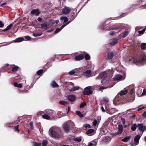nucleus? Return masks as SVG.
<instances>
[{
  "instance_id": "1",
  "label": "nucleus",
  "mask_w": 146,
  "mask_h": 146,
  "mask_svg": "<svg viewBox=\"0 0 146 146\" xmlns=\"http://www.w3.org/2000/svg\"><path fill=\"white\" fill-rule=\"evenodd\" d=\"M60 129L56 127H53L49 130V134L53 137L58 138L61 135Z\"/></svg>"
},
{
  "instance_id": "2",
  "label": "nucleus",
  "mask_w": 146,
  "mask_h": 146,
  "mask_svg": "<svg viewBox=\"0 0 146 146\" xmlns=\"http://www.w3.org/2000/svg\"><path fill=\"white\" fill-rule=\"evenodd\" d=\"M146 60V54H143L138 59L135 60L133 62L135 64H139L140 65L143 64V62Z\"/></svg>"
},
{
  "instance_id": "3",
  "label": "nucleus",
  "mask_w": 146,
  "mask_h": 146,
  "mask_svg": "<svg viewBox=\"0 0 146 146\" xmlns=\"http://www.w3.org/2000/svg\"><path fill=\"white\" fill-rule=\"evenodd\" d=\"M142 135V134L136 135L135 137L134 141H132L131 143V145L132 146H135L139 144V140Z\"/></svg>"
},
{
  "instance_id": "4",
  "label": "nucleus",
  "mask_w": 146,
  "mask_h": 146,
  "mask_svg": "<svg viewBox=\"0 0 146 146\" xmlns=\"http://www.w3.org/2000/svg\"><path fill=\"white\" fill-rule=\"evenodd\" d=\"M92 87L89 86L85 88L84 90L83 91V93L84 95H90L92 93V91L91 90Z\"/></svg>"
},
{
  "instance_id": "5",
  "label": "nucleus",
  "mask_w": 146,
  "mask_h": 146,
  "mask_svg": "<svg viewBox=\"0 0 146 146\" xmlns=\"http://www.w3.org/2000/svg\"><path fill=\"white\" fill-rule=\"evenodd\" d=\"M71 11V8L67 6H65L62 9V13L65 15H68Z\"/></svg>"
},
{
  "instance_id": "6",
  "label": "nucleus",
  "mask_w": 146,
  "mask_h": 146,
  "mask_svg": "<svg viewBox=\"0 0 146 146\" xmlns=\"http://www.w3.org/2000/svg\"><path fill=\"white\" fill-rule=\"evenodd\" d=\"M138 130L143 133L146 130V126H144L142 123H139L137 125Z\"/></svg>"
},
{
  "instance_id": "7",
  "label": "nucleus",
  "mask_w": 146,
  "mask_h": 146,
  "mask_svg": "<svg viewBox=\"0 0 146 146\" xmlns=\"http://www.w3.org/2000/svg\"><path fill=\"white\" fill-rule=\"evenodd\" d=\"M70 127L68 122L64 123L63 125V129L64 131L68 133Z\"/></svg>"
},
{
  "instance_id": "8",
  "label": "nucleus",
  "mask_w": 146,
  "mask_h": 146,
  "mask_svg": "<svg viewBox=\"0 0 146 146\" xmlns=\"http://www.w3.org/2000/svg\"><path fill=\"white\" fill-rule=\"evenodd\" d=\"M118 131L117 132L115 133H114L115 135H117L119 134H121L123 131V127L121 124L118 125Z\"/></svg>"
},
{
  "instance_id": "9",
  "label": "nucleus",
  "mask_w": 146,
  "mask_h": 146,
  "mask_svg": "<svg viewBox=\"0 0 146 146\" xmlns=\"http://www.w3.org/2000/svg\"><path fill=\"white\" fill-rule=\"evenodd\" d=\"M84 76L86 77H89L91 76L92 72L91 70H87L83 73Z\"/></svg>"
},
{
  "instance_id": "10",
  "label": "nucleus",
  "mask_w": 146,
  "mask_h": 146,
  "mask_svg": "<svg viewBox=\"0 0 146 146\" xmlns=\"http://www.w3.org/2000/svg\"><path fill=\"white\" fill-rule=\"evenodd\" d=\"M123 76L122 75L117 74L113 78V80L114 81H119L122 80Z\"/></svg>"
},
{
  "instance_id": "11",
  "label": "nucleus",
  "mask_w": 146,
  "mask_h": 146,
  "mask_svg": "<svg viewBox=\"0 0 146 146\" xmlns=\"http://www.w3.org/2000/svg\"><path fill=\"white\" fill-rule=\"evenodd\" d=\"M107 75L106 73L105 72H104L100 74L96 78L97 79H98L99 78L101 79H104L106 77Z\"/></svg>"
},
{
  "instance_id": "12",
  "label": "nucleus",
  "mask_w": 146,
  "mask_h": 146,
  "mask_svg": "<svg viewBox=\"0 0 146 146\" xmlns=\"http://www.w3.org/2000/svg\"><path fill=\"white\" fill-rule=\"evenodd\" d=\"M31 13L32 14L34 15L35 16H38L40 14L39 10L38 9L33 10L31 11Z\"/></svg>"
},
{
  "instance_id": "13",
  "label": "nucleus",
  "mask_w": 146,
  "mask_h": 146,
  "mask_svg": "<svg viewBox=\"0 0 146 146\" xmlns=\"http://www.w3.org/2000/svg\"><path fill=\"white\" fill-rule=\"evenodd\" d=\"M84 56L82 54H80L75 57L74 60L76 61H79L82 60L84 58Z\"/></svg>"
},
{
  "instance_id": "14",
  "label": "nucleus",
  "mask_w": 146,
  "mask_h": 146,
  "mask_svg": "<svg viewBox=\"0 0 146 146\" xmlns=\"http://www.w3.org/2000/svg\"><path fill=\"white\" fill-rule=\"evenodd\" d=\"M107 84H108V85L107 86H101V87L99 86L98 88V90L100 91H101L102 90H103V89H106L109 88L113 86V85L112 86L110 87V83L109 82L108 83L107 82Z\"/></svg>"
},
{
  "instance_id": "15",
  "label": "nucleus",
  "mask_w": 146,
  "mask_h": 146,
  "mask_svg": "<svg viewBox=\"0 0 146 146\" xmlns=\"http://www.w3.org/2000/svg\"><path fill=\"white\" fill-rule=\"evenodd\" d=\"M113 56V54L112 52H108L107 53V58L108 59H111Z\"/></svg>"
},
{
  "instance_id": "16",
  "label": "nucleus",
  "mask_w": 146,
  "mask_h": 146,
  "mask_svg": "<svg viewBox=\"0 0 146 146\" xmlns=\"http://www.w3.org/2000/svg\"><path fill=\"white\" fill-rule=\"evenodd\" d=\"M40 28L42 29L47 30L48 29V25L46 23H42L40 25Z\"/></svg>"
},
{
  "instance_id": "17",
  "label": "nucleus",
  "mask_w": 146,
  "mask_h": 146,
  "mask_svg": "<svg viewBox=\"0 0 146 146\" xmlns=\"http://www.w3.org/2000/svg\"><path fill=\"white\" fill-rule=\"evenodd\" d=\"M68 99L70 102H73L75 100V97L73 95H70L68 96Z\"/></svg>"
},
{
  "instance_id": "18",
  "label": "nucleus",
  "mask_w": 146,
  "mask_h": 146,
  "mask_svg": "<svg viewBox=\"0 0 146 146\" xmlns=\"http://www.w3.org/2000/svg\"><path fill=\"white\" fill-rule=\"evenodd\" d=\"M109 82L110 84V81L109 80H107L106 79H103L101 81V83L104 85H105V86H107L108 85L107 84V82Z\"/></svg>"
},
{
  "instance_id": "19",
  "label": "nucleus",
  "mask_w": 146,
  "mask_h": 146,
  "mask_svg": "<svg viewBox=\"0 0 146 146\" xmlns=\"http://www.w3.org/2000/svg\"><path fill=\"white\" fill-rule=\"evenodd\" d=\"M94 132V130L93 129H90L88 130L86 132V134L90 136L92 135L93 133Z\"/></svg>"
},
{
  "instance_id": "20",
  "label": "nucleus",
  "mask_w": 146,
  "mask_h": 146,
  "mask_svg": "<svg viewBox=\"0 0 146 146\" xmlns=\"http://www.w3.org/2000/svg\"><path fill=\"white\" fill-rule=\"evenodd\" d=\"M80 87L78 86H74L73 88L69 89V91L70 92L74 91L79 90Z\"/></svg>"
},
{
  "instance_id": "21",
  "label": "nucleus",
  "mask_w": 146,
  "mask_h": 146,
  "mask_svg": "<svg viewBox=\"0 0 146 146\" xmlns=\"http://www.w3.org/2000/svg\"><path fill=\"white\" fill-rule=\"evenodd\" d=\"M13 26V24H10V25H8L7 27L4 29L2 31L5 32L10 29Z\"/></svg>"
},
{
  "instance_id": "22",
  "label": "nucleus",
  "mask_w": 146,
  "mask_h": 146,
  "mask_svg": "<svg viewBox=\"0 0 146 146\" xmlns=\"http://www.w3.org/2000/svg\"><path fill=\"white\" fill-rule=\"evenodd\" d=\"M76 114L81 117H84V115L82 113L79 111H75Z\"/></svg>"
},
{
  "instance_id": "23",
  "label": "nucleus",
  "mask_w": 146,
  "mask_h": 146,
  "mask_svg": "<svg viewBox=\"0 0 146 146\" xmlns=\"http://www.w3.org/2000/svg\"><path fill=\"white\" fill-rule=\"evenodd\" d=\"M131 138V137L130 136H129L128 137L126 136L124 138L122 139L121 140L123 142H127Z\"/></svg>"
},
{
  "instance_id": "24",
  "label": "nucleus",
  "mask_w": 146,
  "mask_h": 146,
  "mask_svg": "<svg viewBox=\"0 0 146 146\" xmlns=\"http://www.w3.org/2000/svg\"><path fill=\"white\" fill-rule=\"evenodd\" d=\"M24 38L22 37H19L17 38L15 40V42H20L23 41Z\"/></svg>"
},
{
  "instance_id": "25",
  "label": "nucleus",
  "mask_w": 146,
  "mask_h": 146,
  "mask_svg": "<svg viewBox=\"0 0 146 146\" xmlns=\"http://www.w3.org/2000/svg\"><path fill=\"white\" fill-rule=\"evenodd\" d=\"M60 19L61 20H63L64 23H66L68 20L67 17L63 16L61 17L60 18Z\"/></svg>"
},
{
  "instance_id": "26",
  "label": "nucleus",
  "mask_w": 146,
  "mask_h": 146,
  "mask_svg": "<svg viewBox=\"0 0 146 146\" xmlns=\"http://www.w3.org/2000/svg\"><path fill=\"white\" fill-rule=\"evenodd\" d=\"M64 25H62L61 27L60 28H57L56 29L54 33L55 34L56 33L59 31H60L62 29H63L64 27Z\"/></svg>"
},
{
  "instance_id": "27",
  "label": "nucleus",
  "mask_w": 146,
  "mask_h": 146,
  "mask_svg": "<svg viewBox=\"0 0 146 146\" xmlns=\"http://www.w3.org/2000/svg\"><path fill=\"white\" fill-rule=\"evenodd\" d=\"M111 44L112 45H114L117 43V39L116 38H114L111 39Z\"/></svg>"
},
{
  "instance_id": "28",
  "label": "nucleus",
  "mask_w": 146,
  "mask_h": 146,
  "mask_svg": "<svg viewBox=\"0 0 146 146\" xmlns=\"http://www.w3.org/2000/svg\"><path fill=\"white\" fill-rule=\"evenodd\" d=\"M137 127V124L136 123H134L131 126V129L133 131H135L136 130Z\"/></svg>"
},
{
  "instance_id": "29",
  "label": "nucleus",
  "mask_w": 146,
  "mask_h": 146,
  "mask_svg": "<svg viewBox=\"0 0 146 146\" xmlns=\"http://www.w3.org/2000/svg\"><path fill=\"white\" fill-rule=\"evenodd\" d=\"M42 32L34 33L33 34V36L35 37L40 36L42 35Z\"/></svg>"
},
{
  "instance_id": "30",
  "label": "nucleus",
  "mask_w": 146,
  "mask_h": 146,
  "mask_svg": "<svg viewBox=\"0 0 146 146\" xmlns=\"http://www.w3.org/2000/svg\"><path fill=\"white\" fill-rule=\"evenodd\" d=\"M141 48L143 50L146 49V44L145 43H143L141 44Z\"/></svg>"
},
{
  "instance_id": "31",
  "label": "nucleus",
  "mask_w": 146,
  "mask_h": 146,
  "mask_svg": "<svg viewBox=\"0 0 146 146\" xmlns=\"http://www.w3.org/2000/svg\"><path fill=\"white\" fill-rule=\"evenodd\" d=\"M127 92V90H125L124 91H121L120 92L119 95L120 96H122L126 94Z\"/></svg>"
},
{
  "instance_id": "32",
  "label": "nucleus",
  "mask_w": 146,
  "mask_h": 146,
  "mask_svg": "<svg viewBox=\"0 0 146 146\" xmlns=\"http://www.w3.org/2000/svg\"><path fill=\"white\" fill-rule=\"evenodd\" d=\"M14 86L18 88H21L22 84H18L17 82H15L14 84Z\"/></svg>"
},
{
  "instance_id": "33",
  "label": "nucleus",
  "mask_w": 146,
  "mask_h": 146,
  "mask_svg": "<svg viewBox=\"0 0 146 146\" xmlns=\"http://www.w3.org/2000/svg\"><path fill=\"white\" fill-rule=\"evenodd\" d=\"M19 68V67L17 66H13L12 67V70L13 72H15L18 70Z\"/></svg>"
},
{
  "instance_id": "34",
  "label": "nucleus",
  "mask_w": 146,
  "mask_h": 146,
  "mask_svg": "<svg viewBox=\"0 0 146 146\" xmlns=\"http://www.w3.org/2000/svg\"><path fill=\"white\" fill-rule=\"evenodd\" d=\"M96 144L97 143L96 142L93 141L92 143H89L88 146H96Z\"/></svg>"
},
{
  "instance_id": "35",
  "label": "nucleus",
  "mask_w": 146,
  "mask_h": 146,
  "mask_svg": "<svg viewBox=\"0 0 146 146\" xmlns=\"http://www.w3.org/2000/svg\"><path fill=\"white\" fill-rule=\"evenodd\" d=\"M42 117L46 119H50V117L46 114H44L42 115Z\"/></svg>"
},
{
  "instance_id": "36",
  "label": "nucleus",
  "mask_w": 146,
  "mask_h": 146,
  "mask_svg": "<svg viewBox=\"0 0 146 146\" xmlns=\"http://www.w3.org/2000/svg\"><path fill=\"white\" fill-rule=\"evenodd\" d=\"M73 140L76 141L80 142L81 141L82 139L81 137H77L74 138Z\"/></svg>"
},
{
  "instance_id": "37",
  "label": "nucleus",
  "mask_w": 146,
  "mask_h": 146,
  "mask_svg": "<svg viewBox=\"0 0 146 146\" xmlns=\"http://www.w3.org/2000/svg\"><path fill=\"white\" fill-rule=\"evenodd\" d=\"M85 58L86 60H89L90 59V57L88 54H86L85 56Z\"/></svg>"
},
{
  "instance_id": "38",
  "label": "nucleus",
  "mask_w": 146,
  "mask_h": 146,
  "mask_svg": "<svg viewBox=\"0 0 146 146\" xmlns=\"http://www.w3.org/2000/svg\"><path fill=\"white\" fill-rule=\"evenodd\" d=\"M58 85L54 81L53 82L52 84V86L53 88H56L58 86Z\"/></svg>"
},
{
  "instance_id": "39",
  "label": "nucleus",
  "mask_w": 146,
  "mask_h": 146,
  "mask_svg": "<svg viewBox=\"0 0 146 146\" xmlns=\"http://www.w3.org/2000/svg\"><path fill=\"white\" fill-rule=\"evenodd\" d=\"M129 32L128 31H126L124 32L123 34L122 37H126L129 34Z\"/></svg>"
},
{
  "instance_id": "40",
  "label": "nucleus",
  "mask_w": 146,
  "mask_h": 146,
  "mask_svg": "<svg viewBox=\"0 0 146 146\" xmlns=\"http://www.w3.org/2000/svg\"><path fill=\"white\" fill-rule=\"evenodd\" d=\"M45 112L47 113L48 114L50 115L52 114V113L53 112V111L52 110H50L46 109L45 111Z\"/></svg>"
},
{
  "instance_id": "41",
  "label": "nucleus",
  "mask_w": 146,
  "mask_h": 146,
  "mask_svg": "<svg viewBox=\"0 0 146 146\" xmlns=\"http://www.w3.org/2000/svg\"><path fill=\"white\" fill-rule=\"evenodd\" d=\"M55 24V22L54 21L52 20H50V22L48 23V25L52 26Z\"/></svg>"
},
{
  "instance_id": "42",
  "label": "nucleus",
  "mask_w": 146,
  "mask_h": 146,
  "mask_svg": "<svg viewBox=\"0 0 146 146\" xmlns=\"http://www.w3.org/2000/svg\"><path fill=\"white\" fill-rule=\"evenodd\" d=\"M60 104L62 105H65L67 103V102L65 101H61L59 102Z\"/></svg>"
},
{
  "instance_id": "43",
  "label": "nucleus",
  "mask_w": 146,
  "mask_h": 146,
  "mask_svg": "<svg viewBox=\"0 0 146 146\" xmlns=\"http://www.w3.org/2000/svg\"><path fill=\"white\" fill-rule=\"evenodd\" d=\"M48 144V141L46 140H43L42 142L43 146H46Z\"/></svg>"
},
{
  "instance_id": "44",
  "label": "nucleus",
  "mask_w": 146,
  "mask_h": 146,
  "mask_svg": "<svg viewBox=\"0 0 146 146\" xmlns=\"http://www.w3.org/2000/svg\"><path fill=\"white\" fill-rule=\"evenodd\" d=\"M84 126L87 129L88 128H90L91 127L90 125L88 123L85 124L84 125Z\"/></svg>"
},
{
  "instance_id": "45",
  "label": "nucleus",
  "mask_w": 146,
  "mask_h": 146,
  "mask_svg": "<svg viewBox=\"0 0 146 146\" xmlns=\"http://www.w3.org/2000/svg\"><path fill=\"white\" fill-rule=\"evenodd\" d=\"M86 105V104L84 102H82L81 103L80 105V108H83Z\"/></svg>"
},
{
  "instance_id": "46",
  "label": "nucleus",
  "mask_w": 146,
  "mask_h": 146,
  "mask_svg": "<svg viewBox=\"0 0 146 146\" xmlns=\"http://www.w3.org/2000/svg\"><path fill=\"white\" fill-rule=\"evenodd\" d=\"M75 69L70 71L69 72V74L71 75H73L75 73Z\"/></svg>"
},
{
  "instance_id": "47",
  "label": "nucleus",
  "mask_w": 146,
  "mask_h": 146,
  "mask_svg": "<svg viewBox=\"0 0 146 146\" xmlns=\"http://www.w3.org/2000/svg\"><path fill=\"white\" fill-rule=\"evenodd\" d=\"M34 146H41V143H37L34 142L33 143Z\"/></svg>"
},
{
  "instance_id": "48",
  "label": "nucleus",
  "mask_w": 146,
  "mask_h": 146,
  "mask_svg": "<svg viewBox=\"0 0 146 146\" xmlns=\"http://www.w3.org/2000/svg\"><path fill=\"white\" fill-rule=\"evenodd\" d=\"M145 29H146L145 28V29H143V30H142L141 31H138V33L139 34H143L144 32L145 31Z\"/></svg>"
},
{
  "instance_id": "49",
  "label": "nucleus",
  "mask_w": 146,
  "mask_h": 146,
  "mask_svg": "<svg viewBox=\"0 0 146 146\" xmlns=\"http://www.w3.org/2000/svg\"><path fill=\"white\" fill-rule=\"evenodd\" d=\"M97 123V120L95 119L92 122V124L94 126H96V125Z\"/></svg>"
},
{
  "instance_id": "50",
  "label": "nucleus",
  "mask_w": 146,
  "mask_h": 146,
  "mask_svg": "<svg viewBox=\"0 0 146 146\" xmlns=\"http://www.w3.org/2000/svg\"><path fill=\"white\" fill-rule=\"evenodd\" d=\"M19 125H17L14 128V130L15 131L19 132Z\"/></svg>"
},
{
  "instance_id": "51",
  "label": "nucleus",
  "mask_w": 146,
  "mask_h": 146,
  "mask_svg": "<svg viewBox=\"0 0 146 146\" xmlns=\"http://www.w3.org/2000/svg\"><path fill=\"white\" fill-rule=\"evenodd\" d=\"M42 72H43L42 70V69L40 70H38L37 72V74L38 75H40L41 74V73Z\"/></svg>"
},
{
  "instance_id": "52",
  "label": "nucleus",
  "mask_w": 146,
  "mask_h": 146,
  "mask_svg": "<svg viewBox=\"0 0 146 146\" xmlns=\"http://www.w3.org/2000/svg\"><path fill=\"white\" fill-rule=\"evenodd\" d=\"M25 38L27 40H30L31 39V37L29 36H26Z\"/></svg>"
},
{
  "instance_id": "53",
  "label": "nucleus",
  "mask_w": 146,
  "mask_h": 146,
  "mask_svg": "<svg viewBox=\"0 0 146 146\" xmlns=\"http://www.w3.org/2000/svg\"><path fill=\"white\" fill-rule=\"evenodd\" d=\"M4 26V24L2 22L0 21V27L2 28Z\"/></svg>"
},
{
  "instance_id": "54",
  "label": "nucleus",
  "mask_w": 146,
  "mask_h": 146,
  "mask_svg": "<svg viewBox=\"0 0 146 146\" xmlns=\"http://www.w3.org/2000/svg\"><path fill=\"white\" fill-rule=\"evenodd\" d=\"M146 93V90L145 89H143V92L141 94L142 96H143Z\"/></svg>"
},
{
  "instance_id": "55",
  "label": "nucleus",
  "mask_w": 146,
  "mask_h": 146,
  "mask_svg": "<svg viewBox=\"0 0 146 146\" xmlns=\"http://www.w3.org/2000/svg\"><path fill=\"white\" fill-rule=\"evenodd\" d=\"M103 100L104 101H106L107 102H109V100L108 99L106 98H104Z\"/></svg>"
},
{
  "instance_id": "56",
  "label": "nucleus",
  "mask_w": 146,
  "mask_h": 146,
  "mask_svg": "<svg viewBox=\"0 0 146 146\" xmlns=\"http://www.w3.org/2000/svg\"><path fill=\"white\" fill-rule=\"evenodd\" d=\"M114 33L115 32L113 31H111L109 33V34L113 36V35Z\"/></svg>"
},
{
  "instance_id": "57",
  "label": "nucleus",
  "mask_w": 146,
  "mask_h": 146,
  "mask_svg": "<svg viewBox=\"0 0 146 146\" xmlns=\"http://www.w3.org/2000/svg\"><path fill=\"white\" fill-rule=\"evenodd\" d=\"M121 120L123 121H122V123L123 125H124L125 123V121L124 119L123 118H121Z\"/></svg>"
},
{
  "instance_id": "58",
  "label": "nucleus",
  "mask_w": 146,
  "mask_h": 146,
  "mask_svg": "<svg viewBox=\"0 0 146 146\" xmlns=\"http://www.w3.org/2000/svg\"><path fill=\"white\" fill-rule=\"evenodd\" d=\"M144 108H145V107H141V108H139L138 109H137V111H139L140 110H142L143 109H144Z\"/></svg>"
},
{
  "instance_id": "59",
  "label": "nucleus",
  "mask_w": 146,
  "mask_h": 146,
  "mask_svg": "<svg viewBox=\"0 0 146 146\" xmlns=\"http://www.w3.org/2000/svg\"><path fill=\"white\" fill-rule=\"evenodd\" d=\"M42 19L41 18V17H38V19H37V20L39 21V22H41L42 21Z\"/></svg>"
},
{
  "instance_id": "60",
  "label": "nucleus",
  "mask_w": 146,
  "mask_h": 146,
  "mask_svg": "<svg viewBox=\"0 0 146 146\" xmlns=\"http://www.w3.org/2000/svg\"><path fill=\"white\" fill-rule=\"evenodd\" d=\"M101 109L102 111L103 112H105V110L104 109V108L103 107H101Z\"/></svg>"
},
{
  "instance_id": "61",
  "label": "nucleus",
  "mask_w": 146,
  "mask_h": 146,
  "mask_svg": "<svg viewBox=\"0 0 146 146\" xmlns=\"http://www.w3.org/2000/svg\"><path fill=\"white\" fill-rule=\"evenodd\" d=\"M142 115L143 116L146 117V111H145L142 114Z\"/></svg>"
},
{
  "instance_id": "62",
  "label": "nucleus",
  "mask_w": 146,
  "mask_h": 146,
  "mask_svg": "<svg viewBox=\"0 0 146 146\" xmlns=\"http://www.w3.org/2000/svg\"><path fill=\"white\" fill-rule=\"evenodd\" d=\"M30 125L31 126V128H32V127H33V122H31L30 123Z\"/></svg>"
},
{
  "instance_id": "63",
  "label": "nucleus",
  "mask_w": 146,
  "mask_h": 146,
  "mask_svg": "<svg viewBox=\"0 0 146 146\" xmlns=\"http://www.w3.org/2000/svg\"><path fill=\"white\" fill-rule=\"evenodd\" d=\"M70 23V21H69L68 22H67V23H65V24H64V25H64V27L66 26V25H67L69 23Z\"/></svg>"
},
{
  "instance_id": "64",
  "label": "nucleus",
  "mask_w": 146,
  "mask_h": 146,
  "mask_svg": "<svg viewBox=\"0 0 146 146\" xmlns=\"http://www.w3.org/2000/svg\"><path fill=\"white\" fill-rule=\"evenodd\" d=\"M133 93V91L131 89L130 91L129 94H132Z\"/></svg>"
}]
</instances>
